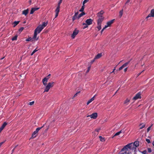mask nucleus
Returning a JSON list of instances; mask_svg holds the SVG:
<instances>
[{
	"mask_svg": "<svg viewBox=\"0 0 154 154\" xmlns=\"http://www.w3.org/2000/svg\"><path fill=\"white\" fill-rule=\"evenodd\" d=\"M142 153L143 154H146L147 151L146 150H144L142 152Z\"/></svg>",
	"mask_w": 154,
	"mask_h": 154,
	"instance_id": "44",
	"label": "nucleus"
},
{
	"mask_svg": "<svg viewBox=\"0 0 154 154\" xmlns=\"http://www.w3.org/2000/svg\"><path fill=\"white\" fill-rule=\"evenodd\" d=\"M48 80L46 78H44L42 80V82L43 85L45 86L47 85V82Z\"/></svg>",
	"mask_w": 154,
	"mask_h": 154,
	"instance_id": "19",
	"label": "nucleus"
},
{
	"mask_svg": "<svg viewBox=\"0 0 154 154\" xmlns=\"http://www.w3.org/2000/svg\"><path fill=\"white\" fill-rule=\"evenodd\" d=\"M60 7L57 6V8L55 10V12L56 13L55 18H56L58 16L59 13L60 11Z\"/></svg>",
	"mask_w": 154,
	"mask_h": 154,
	"instance_id": "12",
	"label": "nucleus"
},
{
	"mask_svg": "<svg viewBox=\"0 0 154 154\" xmlns=\"http://www.w3.org/2000/svg\"><path fill=\"white\" fill-rule=\"evenodd\" d=\"M97 116V112L93 113L92 114L88 115L87 116V117H90L91 118L95 119H96Z\"/></svg>",
	"mask_w": 154,
	"mask_h": 154,
	"instance_id": "8",
	"label": "nucleus"
},
{
	"mask_svg": "<svg viewBox=\"0 0 154 154\" xmlns=\"http://www.w3.org/2000/svg\"><path fill=\"white\" fill-rule=\"evenodd\" d=\"M132 143L133 146V150L134 152H135L136 150V148L139 145V142L138 141H136L133 143Z\"/></svg>",
	"mask_w": 154,
	"mask_h": 154,
	"instance_id": "7",
	"label": "nucleus"
},
{
	"mask_svg": "<svg viewBox=\"0 0 154 154\" xmlns=\"http://www.w3.org/2000/svg\"><path fill=\"white\" fill-rule=\"evenodd\" d=\"M3 58H2V59H3Z\"/></svg>",
	"mask_w": 154,
	"mask_h": 154,
	"instance_id": "60",
	"label": "nucleus"
},
{
	"mask_svg": "<svg viewBox=\"0 0 154 154\" xmlns=\"http://www.w3.org/2000/svg\"><path fill=\"white\" fill-rule=\"evenodd\" d=\"M123 9H122L119 11V16L121 17L123 15Z\"/></svg>",
	"mask_w": 154,
	"mask_h": 154,
	"instance_id": "30",
	"label": "nucleus"
},
{
	"mask_svg": "<svg viewBox=\"0 0 154 154\" xmlns=\"http://www.w3.org/2000/svg\"><path fill=\"white\" fill-rule=\"evenodd\" d=\"M78 12H77L75 13L74 15L73 16L72 18V20L73 21L75 19H78Z\"/></svg>",
	"mask_w": 154,
	"mask_h": 154,
	"instance_id": "14",
	"label": "nucleus"
},
{
	"mask_svg": "<svg viewBox=\"0 0 154 154\" xmlns=\"http://www.w3.org/2000/svg\"><path fill=\"white\" fill-rule=\"evenodd\" d=\"M90 68H91V67H90V66H89V67H88V69L87 70L86 72L87 73H88V72H89V70H90Z\"/></svg>",
	"mask_w": 154,
	"mask_h": 154,
	"instance_id": "49",
	"label": "nucleus"
},
{
	"mask_svg": "<svg viewBox=\"0 0 154 154\" xmlns=\"http://www.w3.org/2000/svg\"><path fill=\"white\" fill-rule=\"evenodd\" d=\"M17 35H15L12 38V41L16 40L17 39Z\"/></svg>",
	"mask_w": 154,
	"mask_h": 154,
	"instance_id": "31",
	"label": "nucleus"
},
{
	"mask_svg": "<svg viewBox=\"0 0 154 154\" xmlns=\"http://www.w3.org/2000/svg\"><path fill=\"white\" fill-rule=\"evenodd\" d=\"M146 126V124H143V123H141L140 124L139 126H140V129H142L145 127Z\"/></svg>",
	"mask_w": 154,
	"mask_h": 154,
	"instance_id": "20",
	"label": "nucleus"
},
{
	"mask_svg": "<svg viewBox=\"0 0 154 154\" xmlns=\"http://www.w3.org/2000/svg\"><path fill=\"white\" fill-rule=\"evenodd\" d=\"M7 124L6 122H4L3 124L2 125L1 128H2L3 130L5 128V127L7 125Z\"/></svg>",
	"mask_w": 154,
	"mask_h": 154,
	"instance_id": "23",
	"label": "nucleus"
},
{
	"mask_svg": "<svg viewBox=\"0 0 154 154\" xmlns=\"http://www.w3.org/2000/svg\"><path fill=\"white\" fill-rule=\"evenodd\" d=\"M102 55L101 54H98L95 57L94 59H98L100 58Z\"/></svg>",
	"mask_w": 154,
	"mask_h": 154,
	"instance_id": "18",
	"label": "nucleus"
},
{
	"mask_svg": "<svg viewBox=\"0 0 154 154\" xmlns=\"http://www.w3.org/2000/svg\"><path fill=\"white\" fill-rule=\"evenodd\" d=\"M150 17H154V9L151 10L150 13L146 17V18L147 19Z\"/></svg>",
	"mask_w": 154,
	"mask_h": 154,
	"instance_id": "11",
	"label": "nucleus"
},
{
	"mask_svg": "<svg viewBox=\"0 0 154 154\" xmlns=\"http://www.w3.org/2000/svg\"><path fill=\"white\" fill-rule=\"evenodd\" d=\"M129 63H130V61L126 62V63H124V64H123L122 65V66H123L124 68L125 67H126V66H127L128 65V64Z\"/></svg>",
	"mask_w": 154,
	"mask_h": 154,
	"instance_id": "32",
	"label": "nucleus"
},
{
	"mask_svg": "<svg viewBox=\"0 0 154 154\" xmlns=\"http://www.w3.org/2000/svg\"><path fill=\"white\" fill-rule=\"evenodd\" d=\"M124 68V67H123V66H122V65L121 66L119 69V71L120 70H121L122 69H123V68Z\"/></svg>",
	"mask_w": 154,
	"mask_h": 154,
	"instance_id": "50",
	"label": "nucleus"
},
{
	"mask_svg": "<svg viewBox=\"0 0 154 154\" xmlns=\"http://www.w3.org/2000/svg\"><path fill=\"white\" fill-rule=\"evenodd\" d=\"M144 70H143V71H142L139 74H138V75H140L141 74V73H142V72H143L144 71Z\"/></svg>",
	"mask_w": 154,
	"mask_h": 154,
	"instance_id": "54",
	"label": "nucleus"
},
{
	"mask_svg": "<svg viewBox=\"0 0 154 154\" xmlns=\"http://www.w3.org/2000/svg\"><path fill=\"white\" fill-rule=\"evenodd\" d=\"M54 82H50L48 83L47 85L46 86L44 92H48L50 88L53 86L54 85Z\"/></svg>",
	"mask_w": 154,
	"mask_h": 154,
	"instance_id": "4",
	"label": "nucleus"
},
{
	"mask_svg": "<svg viewBox=\"0 0 154 154\" xmlns=\"http://www.w3.org/2000/svg\"><path fill=\"white\" fill-rule=\"evenodd\" d=\"M34 102L33 101L32 102H29V105L31 106V105H33L34 104Z\"/></svg>",
	"mask_w": 154,
	"mask_h": 154,
	"instance_id": "43",
	"label": "nucleus"
},
{
	"mask_svg": "<svg viewBox=\"0 0 154 154\" xmlns=\"http://www.w3.org/2000/svg\"><path fill=\"white\" fill-rule=\"evenodd\" d=\"M16 147V146H15V147L13 149V150H12V152H13V151H14V149H15V148Z\"/></svg>",
	"mask_w": 154,
	"mask_h": 154,
	"instance_id": "56",
	"label": "nucleus"
},
{
	"mask_svg": "<svg viewBox=\"0 0 154 154\" xmlns=\"http://www.w3.org/2000/svg\"><path fill=\"white\" fill-rule=\"evenodd\" d=\"M93 20L91 19H87L85 21V23L88 25H89L92 23Z\"/></svg>",
	"mask_w": 154,
	"mask_h": 154,
	"instance_id": "13",
	"label": "nucleus"
},
{
	"mask_svg": "<svg viewBox=\"0 0 154 154\" xmlns=\"http://www.w3.org/2000/svg\"><path fill=\"white\" fill-rule=\"evenodd\" d=\"M146 141L148 143H150V140L149 139H146Z\"/></svg>",
	"mask_w": 154,
	"mask_h": 154,
	"instance_id": "46",
	"label": "nucleus"
},
{
	"mask_svg": "<svg viewBox=\"0 0 154 154\" xmlns=\"http://www.w3.org/2000/svg\"><path fill=\"white\" fill-rule=\"evenodd\" d=\"M127 67H126L124 69V71L125 72H126L127 71Z\"/></svg>",
	"mask_w": 154,
	"mask_h": 154,
	"instance_id": "52",
	"label": "nucleus"
},
{
	"mask_svg": "<svg viewBox=\"0 0 154 154\" xmlns=\"http://www.w3.org/2000/svg\"><path fill=\"white\" fill-rule=\"evenodd\" d=\"M34 12H35L34 11L33 9L32 8V9L31 10V11H30V14H32Z\"/></svg>",
	"mask_w": 154,
	"mask_h": 154,
	"instance_id": "40",
	"label": "nucleus"
},
{
	"mask_svg": "<svg viewBox=\"0 0 154 154\" xmlns=\"http://www.w3.org/2000/svg\"><path fill=\"white\" fill-rule=\"evenodd\" d=\"M95 95H94V97H93L92 98H91L87 102V105H88L91 102H92L93 101L94 99Z\"/></svg>",
	"mask_w": 154,
	"mask_h": 154,
	"instance_id": "17",
	"label": "nucleus"
},
{
	"mask_svg": "<svg viewBox=\"0 0 154 154\" xmlns=\"http://www.w3.org/2000/svg\"><path fill=\"white\" fill-rule=\"evenodd\" d=\"M129 101L130 100L128 99H127L125 101L124 103L127 105L128 104V103L129 102Z\"/></svg>",
	"mask_w": 154,
	"mask_h": 154,
	"instance_id": "33",
	"label": "nucleus"
},
{
	"mask_svg": "<svg viewBox=\"0 0 154 154\" xmlns=\"http://www.w3.org/2000/svg\"><path fill=\"white\" fill-rule=\"evenodd\" d=\"M48 24V22H43L42 25L38 26L35 29V32L37 33H39Z\"/></svg>",
	"mask_w": 154,
	"mask_h": 154,
	"instance_id": "2",
	"label": "nucleus"
},
{
	"mask_svg": "<svg viewBox=\"0 0 154 154\" xmlns=\"http://www.w3.org/2000/svg\"><path fill=\"white\" fill-rule=\"evenodd\" d=\"M29 9H27L23 11L22 14L26 16L29 12Z\"/></svg>",
	"mask_w": 154,
	"mask_h": 154,
	"instance_id": "15",
	"label": "nucleus"
},
{
	"mask_svg": "<svg viewBox=\"0 0 154 154\" xmlns=\"http://www.w3.org/2000/svg\"><path fill=\"white\" fill-rule=\"evenodd\" d=\"M131 0H128L125 3V4H127L128 3L130 2Z\"/></svg>",
	"mask_w": 154,
	"mask_h": 154,
	"instance_id": "53",
	"label": "nucleus"
},
{
	"mask_svg": "<svg viewBox=\"0 0 154 154\" xmlns=\"http://www.w3.org/2000/svg\"><path fill=\"white\" fill-rule=\"evenodd\" d=\"M115 70H116V67H115L113 69V71L112 72H111L110 73H111L114 72V71Z\"/></svg>",
	"mask_w": 154,
	"mask_h": 154,
	"instance_id": "51",
	"label": "nucleus"
},
{
	"mask_svg": "<svg viewBox=\"0 0 154 154\" xmlns=\"http://www.w3.org/2000/svg\"><path fill=\"white\" fill-rule=\"evenodd\" d=\"M84 8H85V5H83L82 6V7L81 8V9L79 10V11L80 12H83L84 10Z\"/></svg>",
	"mask_w": 154,
	"mask_h": 154,
	"instance_id": "28",
	"label": "nucleus"
},
{
	"mask_svg": "<svg viewBox=\"0 0 154 154\" xmlns=\"http://www.w3.org/2000/svg\"><path fill=\"white\" fill-rule=\"evenodd\" d=\"M80 91L78 92H77L75 95L74 97H73L72 98V99H73L74 97H76L78 95V94H79L80 93Z\"/></svg>",
	"mask_w": 154,
	"mask_h": 154,
	"instance_id": "42",
	"label": "nucleus"
},
{
	"mask_svg": "<svg viewBox=\"0 0 154 154\" xmlns=\"http://www.w3.org/2000/svg\"><path fill=\"white\" fill-rule=\"evenodd\" d=\"M94 60L95 59H94L93 60H92V62H92V63L94 61Z\"/></svg>",
	"mask_w": 154,
	"mask_h": 154,
	"instance_id": "57",
	"label": "nucleus"
},
{
	"mask_svg": "<svg viewBox=\"0 0 154 154\" xmlns=\"http://www.w3.org/2000/svg\"><path fill=\"white\" fill-rule=\"evenodd\" d=\"M120 154H129L128 152H121Z\"/></svg>",
	"mask_w": 154,
	"mask_h": 154,
	"instance_id": "41",
	"label": "nucleus"
},
{
	"mask_svg": "<svg viewBox=\"0 0 154 154\" xmlns=\"http://www.w3.org/2000/svg\"><path fill=\"white\" fill-rule=\"evenodd\" d=\"M118 91V90H117V91H116V93H116L117 92V91Z\"/></svg>",
	"mask_w": 154,
	"mask_h": 154,
	"instance_id": "59",
	"label": "nucleus"
},
{
	"mask_svg": "<svg viewBox=\"0 0 154 154\" xmlns=\"http://www.w3.org/2000/svg\"><path fill=\"white\" fill-rule=\"evenodd\" d=\"M132 145V143H129L126 145L122 149L121 152H128V149H131L132 151H133Z\"/></svg>",
	"mask_w": 154,
	"mask_h": 154,
	"instance_id": "3",
	"label": "nucleus"
},
{
	"mask_svg": "<svg viewBox=\"0 0 154 154\" xmlns=\"http://www.w3.org/2000/svg\"><path fill=\"white\" fill-rule=\"evenodd\" d=\"M3 130V129L1 128H0V133Z\"/></svg>",
	"mask_w": 154,
	"mask_h": 154,
	"instance_id": "55",
	"label": "nucleus"
},
{
	"mask_svg": "<svg viewBox=\"0 0 154 154\" xmlns=\"http://www.w3.org/2000/svg\"><path fill=\"white\" fill-rule=\"evenodd\" d=\"M122 130H121V131H119L116 133L114 135L113 137H112V138L113 137H115L116 136L119 135L120 133H122Z\"/></svg>",
	"mask_w": 154,
	"mask_h": 154,
	"instance_id": "27",
	"label": "nucleus"
},
{
	"mask_svg": "<svg viewBox=\"0 0 154 154\" xmlns=\"http://www.w3.org/2000/svg\"><path fill=\"white\" fill-rule=\"evenodd\" d=\"M19 23V21H15L13 24H14L13 27H15Z\"/></svg>",
	"mask_w": 154,
	"mask_h": 154,
	"instance_id": "25",
	"label": "nucleus"
},
{
	"mask_svg": "<svg viewBox=\"0 0 154 154\" xmlns=\"http://www.w3.org/2000/svg\"><path fill=\"white\" fill-rule=\"evenodd\" d=\"M44 125H44L42 127L37 128L35 131H34L33 133L32 134V138H34L36 136V134L37 133L38 131L44 126Z\"/></svg>",
	"mask_w": 154,
	"mask_h": 154,
	"instance_id": "5",
	"label": "nucleus"
},
{
	"mask_svg": "<svg viewBox=\"0 0 154 154\" xmlns=\"http://www.w3.org/2000/svg\"><path fill=\"white\" fill-rule=\"evenodd\" d=\"M100 130V128H98L95 129L94 131V133L95 134L97 135Z\"/></svg>",
	"mask_w": 154,
	"mask_h": 154,
	"instance_id": "21",
	"label": "nucleus"
},
{
	"mask_svg": "<svg viewBox=\"0 0 154 154\" xmlns=\"http://www.w3.org/2000/svg\"><path fill=\"white\" fill-rule=\"evenodd\" d=\"M38 50H36V49H35L31 54V55H32L36 52Z\"/></svg>",
	"mask_w": 154,
	"mask_h": 154,
	"instance_id": "36",
	"label": "nucleus"
},
{
	"mask_svg": "<svg viewBox=\"0 0 154 154\" xmlns=\"http://www.w3.org/2000/svg\"><path fill=\"white\" fill-rule=\"evenodd\" d=\"M148 152L149 153H150L152 152V150L150 148H148Z\"/></svg>",
	"mask_w": 154,
	"mask_h": 154,
	"instance_id": "47",
	"label": "nucleus"
},
{
	"mask_svg": "<svg viewBox=\"0 0 154 154\" xmlns=\"http://www.w3.org/2000/svg\"><path fill=\"white\" fill-rule=\"evenodd\" d=\"M37 33L34 31V36L32 38L33 40V39H35L36 40H37L38 39V37H37Z\"/></svg>",
	"mask_w": 154,
	"mask_h": 154,
	"instance_id": "16",
	"label": "nucleus"
},
{
	"mask_svg": "<svg viewBox=\"0 0 154 154\" xmlns=\"http://www.w3.org/2000/svg\"><path fill=\"white\" fill-rule=\"evenodd\" d=\"M79 32L78 30H77L76 29H75L73 32V33L71 35V37L72 38H74L76 35H77Z\"/></svg>",
	"mask_w": 154,
	"mask_h": 154,
	"instance_id": "9",
	"label": "nucleus"
},
{
	"mask_svg": "<svg viewBox=\"0 0 154 154\" xmlns=\"http://www.w3.org/2000/svg\"><path fill=\"white\" fill-rule=\"evenodd\" d=\"M24 29V28L23 27H21L19 29V32H21Z\"/></svg>",
	"mask_w": 154,
	"mask_h": 154,
	"instance_id": "39",
	"label": "nucleus"
},
{
	"mask_svg": "<svg viewBox=\"0 0 154 154\" xmlns=\"http://www.w3.org/2000/svg\"><path fill=\"white\" fill-rule=\"evenodd\" d=\"M26 41H33V38L30 37L26 39Z\"/></svg>",
	"mask_w": 154,
	"mask_h": 154,
	"instance_id": "26",
	"label": "nucleus"
},
{
	"mask_svg": "<svg viewBox=\"0 0 154 154\" xmlns=\"http://www.w3.org/2000/svg\"><path fill=\"white\" fill-rule=\"evenodd\" d=\"M152 145L154 146V141L152 142Z\"/></svg>",
	"mask_w": 154,
	"mask_h": 154,
	"instance_id": "58",
	"label": "nucleus"
},
{
	"mask_svg": "<svg viewBox=\"0 0 154 154\" xmlns=\"http://www.w3.org/2000/svg\"><path fill=\"white\" fill-rule=\"evenodd\" d=\"M32 8L34 10V11H35L38 10L39 8Z\"/></svg>",
	"mask_w": 154,
	"mask_h": 154,
	"instance_id": "48",
	"label": "nucleus"
},
{
	"mask_svg": "<svg viewBox=\"0 0 154 154\" xmlns=\"http://www.w3.org/2000/svg\"><path fill=\"white\" fill-rule=\"evenodd\" d=\"M141 98V94L140 92H138L137 94L133 98V100H136L138 99Z\"/></svg>",
	"mask_w": 154,
	"mask_h": 154,
	"instance_id": "10",
	"label": "nucleus"
},
{
	"mask_svg": "<svg viewBox=\"0 0 154 154\" xmlns=\"http://www.w3.org/2000/svg\"><path fill=\"white\" fill-rule=\"evenodd\" d=\"M50 76L51 74H49L47 76L45 77V78H46L47 79V80H48L50 78Z\"/></svg>",
	"mask_w": 154,
	"mask_h": 154,
	"instance_id": "37",
	"label": "nucleus"
},
{
	"mask_svg": "<svg viewBox=\"0 0 154 154\" xmlns=\"http://www.w3.org/2000/svg\"><path fill=\"white\" fill-rule=\"evenodd\" d=\"M152 125H151L149 127L147 128V132H148L150 130V128H151V127L152 126Z\"/></svg>",
	"mask_w": 154,
	"mask_h": 154,
	"instance_id": "45",
	"label": "nucleus"
},
{
	"mask_svg": "<svg viewBox=\"0 0 154 154\" xmlns=\"http://www.w3.org/2000/svg\"><path fill=\"white\" fill-rule=\"evenodd\" d=\"M83 25L84 26V27H83V29H85V28H86L88 27V25L87 24V23L86 24L85 23H83Z\"/></svg>",
	"mask_w": 154,
	"mask_h": 154,
	"instance_id": "34",
	"label": "nucleus"
},
{
	"mask_svg": "<svg viewBox=\"0 0 154 154\" xmlns=\"http://www.w3.org/2000/svg\"><path fill=\"white\" fill-rule=\"evenodd\" d=\"M62 0H60V1H59V2H58V5H57L58 6L60 7V5L62 3Z\"/></svg>",
	"mask_w": 154,
	"mask_h": 154,
	"instance_id": "35",
	"label": "nucleus"
},
{
	"mask_svg": "<svg viewBox=\"0 0 154 154\" xmlns=\"http://www.w3.org/2000/svg\"><path fill=\"white\" fill-rule=\"evenodd\" d=\"M99 138L100 139V140L102 142H104L105 141L104 138V137H102L101 136H100L99 137Z\"/></svg>",
	"mask_w": 154,
	"mask_h": 154,
	"instance_id": "29",
	"label": "nucleus"
},
{
	"mask_svg": "<svg viewBox=\"0 0 154 154\" xmlns=\"http://www.w3.org/2000/svg\"><path fill=\"white\" fill-rule=\"evenodd\" d=\"M114 19L112 20L109 21L108 22L106 23V25H105L104 27L102 29L101 31V33H102L103 31L105 29L108 27H109L111 26V25L113 23L114 21Z\"/></svg>",
	"mask_w": 154,
	"mask_h": 154,
	"instance_id": "6",
	"label": "nucleus"
},
{
	"mask_svg": "<svg viewBox=\"0 0 154 154\" xmlns=\"http://www.w3.org/2000/svg\"><path fill=\"white\" fill-rule=\"evenodd\" d=\"M82 12V13H81V14H79V15L78 16V19H79L81 17H82L83 15L85 14V13L84 12Z\"/></svg>",
	"mask_w": 154,
	"mask_h": 154,
	"instance_id": "22",
	"label": "nucleus"
},
{
	"mask_svg": "<svg viewBox=\"0 0 154 154\" xmlns=\"http://www.w3.org/2000/svg\"><path fill=\"white\" fill-rule=\"evenodd\" d=\"M104 13V12L103 11L101 10L97 13V17H96L97 23H102V22L104 19V17L103 16Z\"/></svg>",
	"mask_w": 154,
	"mask_h": 154,
	"instance_id": "1",
	"label": "nucleus"
},
{
	"mask_svg": "<svg viewBox=\"0 0 154 154\" xmlns=\"http://www.w3.org/2000/svg\"><path fill=\"white\" fill-rule=\"evenodd\" d=\"M89 0H84L83 2V5H84L85 3L88 2Z\"/></svg>",
	"mask_w": 154,
	"mask_h": 154,
	"instance_id": "38",
	"label": "nucleus"
},
{
	"mask_svg": "<svg viewBox=\"0 0 154 154\" xmlns=\"http://www.w3.org/2000/svg\"><path fill=\"white\" fill-rule=\"evenodd\" d=\"M97 24L98 25V26L97 27V28L98 31H99L101 29V23H97Z\"/></svg>",
	"mask_w": 154,
	"mask_h": 154,
	"instance_id": "24",
	"label": "nucleus"
}]
</instances>
